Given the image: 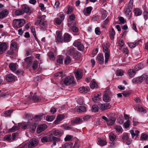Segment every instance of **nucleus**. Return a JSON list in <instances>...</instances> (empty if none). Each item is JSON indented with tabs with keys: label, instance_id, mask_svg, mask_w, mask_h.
<instances>
[{
	"label": "nucleus",
	"instance_id": "nucleus-35",
	"mask_svg": "<svg viewBox=\"0 0 148 148\" xmlns=\"http://www.w3.org/2000/svg\"><path fill=\"white\" fill-rule=\"evenodd\" d=\"M86 108L84 106H80L79 107L77 110V111L78 112H81L86 111Z\"/></svg>",
	"mask_w": 148,
	"mask_h": 148
},
{
	"label": "nucleus",
	"instance_id": "nucleus-15",
	"mask_svg": "<svg viewBox=\"0 0 148 148\" xmlns=\"http://www.w3.org/2000/svg\"><path fill=\"white\" fill-rule=\"evenodd\" d=\"M97 59L100 64H102L104 63V57L103 54H98L97 56Z\"/></svg>",
	"mask_w": 148,
	"mask_h": 148
},
{
	"label": "nucleus",
	"instance_id": "nucleus-31",
	"mask_svg": "<svg viewBox=\"0 0 148 148\" xmlns=\"http://www.w3.org/2000/svg\"><path fill=\"white\" fill-rule=\"evenodd\" d=\"M115 34V32L113 28H112L111 31L110 32L109 36L111 40H113L114 36Z\"/></svg>",
	"mask_w": 148,
	"mask_h": 148
},
{
	"label": "nucleus",
	"instance_id": "nucleus-43",
	"mask_svg": "<svg viewBox=\"0 0 148 148\" xmlns=\"http://www.w3.org/2000/svg\"><path fill=\"white\" fill-rule=\"evenodd\" d=\"M25 60L27 63L28 66H30L32 62L31 58L30 57H27Z\"/></svg>",
	"mask_w": 148,
	"mask_h": 148
},
{
	"label": "nucleus",
	"instance_id": "nucleus-8",
	"mask_svg": "<svg viewBox=\"0 0 148 148\" xmlns=\"http://www.w3.org/2000/svg\"><path fill=\"white\" fill-rule=\"evenodd\" d=\"M47 128V126L45 124L39 125L37 129V133L40 134L44 131Z\"/></svg>",
	"mask_w": 148,
	"mask_h": 148
},
{
	"label": "nucleus",
	"instance_id": "nucleus-14",
	"mask_svg": "<svg viewBox=\"0 0 148 148\" xmlns=\"http://www.w3.org/2000/svg\"><path fill=\"white\" fill-rule=\"evenodd\" d=\"M82 119L77 117L75 119L72 120L71 122V124L73 125L75 124L80 123L82 122Z\"/></svg>",
	"mask_w": 148,
	"mask_h": 148
},
{
	"label": "nucleus",
	"instance_id": "nucleus-53",
	"mask_svg": "<svg viewBox=\"0 0 148 148\" xmlns=\"http://www.w3.org/2000/svg\"><path fill=\"white\" fill-rule=\"evenodd\" d=\"M148 137V136L146 134H143L140 137V140H146L147 139Z\"/></svg>",
	"mask_w": 148,
	"mask_h": 148
},
{
	"label": "nucleus",
	"instance_id": "nucleus-49",
	"mask_svg": "<svg viewBox=\"0 0 148 148\" xmlns=\"http://www.w3.org/2000/svg\"><path fill=\"white\" fill-rule=\"evenodd\" d=\"M116 75L118 76H121L123 74V71L121 69L118 70L116 71Z\"/></svg>",
	"mask_w": 148,
	"mask_h": 148
},
{
	"label": "nucleus",
	"instance_id": "nucleus-58",
	"mask_svg": "<svg viewBox=\"0 0 148 148\" xmlns=\"http://www.w3.org/2000/svg\"><path fill=\"white\" fill-rule=\"evenodd\" d=\"M95 32L96 34L98 35H99L101 34V32L100 30V28L98 27L95 28Z\"/></svg>",
	"mask_w": 148,
	"mask_h": 148
},
{
	"label": "nucleus",
	"instance_id": "nucleus-17",
	"mask_svg": "<svg viewBox=\"0 0 148 148\" xmlns=\"http://www.w3.org/2000/svg\"><path fill=\"white\" fill-rule=\"evenodd\" d=\"M90 88L89 87H84L82 86L79 88V90L80 92L82 93H86L89 90Z\"/></svg>",
	"mask_w": 148,
	"mask_h": 148
},
{
	"label": "nucleus",
	"instance_id": "nucleus-46",
	"mask_svg": "<svg viewBox=\"0 0 148 148\" xmlns=\"http://www.w3.org/2000/svg\"><path fill=\"white\" fill-rule=\"evenodd\" d=\"M31 32L33 33L34 37L35 38L36 40H37V38L36 36V32L34 27V26H32L31 27Z\"/></svg>",
	"mask_w": 148,
	"mask_h": 148
},
{
	"label": "nucleus",
	"instance_id": "nucleus-24",
	"mask_svg": "<svg viewBox=\"0 0 148 148\" xmlns=\"http://www.w3.org/2000/svg\"><path fill=\"white\" fill-rule=\"evenodd\" d=\"M22 9L23 12V13H28L30 11V9L28 6L27 5H24L22 6Z\"/></svg>",
	"mask_w": 148,
	"mask_h": 148
},
{
	"label": "nucleus",
	"instance_id": "nucleus-10",
	"mask_svg": "<svg viewBox=\"0 0 148 148\" xmlns=\"http://www.w3.org/2000/svg\"><path fill=\"white\" fill-rule=\"evenodd\" d=\"M7 47V45L5 42L2 43L0 44V54L3 53L6 49Z\"/></svg>",
	"mask_w": 148,
	"mask_h": 148
},
{
	"label": "nucleus",
	"instance_id": "nucleus-36",
	"mask_svg": "<svg viewBox=\"0 0 148 148\" xmlns=\"http://www.w3.org/2000/svg\"><path fill=\"white\" fill-rule=\"evenodd\" d=\"M50 142L51 141H59L60 140V138H59L56 137L55 136H52L50 135Z\"/></svg>",
	"mask_w": 148,
	"mask_h": 148
},
{
	"label": "nucleus",
	"instance_id": "nucleus-16",
	"mask_svg": "<svg viewBox=\"0 0 148 148\" xmlns=\"http://www.w3.org/2000/svg\"><path fill=\"white\" fill-rule=\"evenodd\" d=\"M46 24V22L45 21L44 19L41 18L35 23L36 25H39L41 27H43Z\"/></svg>",
	"mask_w": 148,
	"mask_h": 148
},
{
	"label": "nucleus",
	"instance_id": "nucleus-64",
	"mask_svg": "<svg viewBox=\"0 0 148 148\" xmlns=\"http://www.w3.org/2000/svg\"><path fill=\"white\" fill-rule=\"evenodd\" d=\"M21 125L20 126H21V128L23 129H26L28 125L27 123H21Z\"/></svg>",
	"mask_w": 148,
	"mask_h": 148
},
{
	"label": "nucleus",
	"instance_id": "nucleus-38",
	"mask_svg": "<svg viewBox=\"0 0 148 148\" xmlns=\"http://www.w3.org/2000/svg\"><path fill=\"white\" fill-rule=\"evenodd\" d=\"M98 142L99 145L101 146H103L106 144V142L102 139L99 138L98 139Z\"/></svg>",
	"mask_w": 148,
	"mask_h": 148
},
{
	"label": "nucleus",
	"instance_id": "nucleus-30",
	"mask_svg": "<svg viewBox=\"0 0 148 148\" xmlns=\"http://www.w3.org/2000/svg\"><path fill=\"white\" fill-rule=\"evenodd\" d=\"M134 10V14L136 16H140L142 13V11L138 8H135Z\"/></svg>",
	"mask_w": 148,
	"mask_h": 148
},
{
	"label": "nucleus",
	"instance_id": "nucleus-37",
	"mask_svg": "<svg viewBox=\"0 0 148 148\" xmlns=\"http://www.w3.org/2000/svg\"><path fill=\"white\" fill-rule=\"evenodd\" d=\"M128 139L129 137L127 133H124L123 134L121 138V140L123 141H126Z\"/></svg>",
	"mask_w": 148,
	"mask_h": 148
},
{
	"label": "nucleus",
	"instance_id": "nucleus-9",
	"mask_svg": "<svg viewBox=\"0 0 148 148\" xmlns=\"http://www.w3.org/2000/svg\"><path fill=\"white\" fill-rule=\"evenodd\" d=\"M15 78V77L12 74H7L5 78L6 80L9 82L14 81Z\"/></svg>",
	"mask_w": 148,
	"mask_h": 148
},
{
	"label": "nucleus",
	"instance_id": "nucleus-47",
	"mask_svg": "<svg viewBox=\"0 0 148 148\" xmlns=\"http://www.w3.org/2000/svg\"><path fill=\"white\" fill-rule=\"evenodd\" d=\"M143 65L141 63H139L137 65H136L135 68V70L136 71H138L139 70L141 69L142 68Z\"/></svg>",
	"mask_w": 148,
	"mask_h": 148
},
{
	"label": "nucleus",
	"instance_id": "nucleus-27",
	"mask_svg": "<svg viewBox=\"0 0 148 148\" xmlns=\"http://www.w3.org/2000/svg\"><path fill=\"white\" fill-rule=\"evenodd\" d=\"M131 10L132 9L128 7L125 10V14L130 18L132 14Z\"/></svg>",
	"mask_w": 148,
	"mask_h": 148
},
{
	"label": "nucleus",
	"instance_id": "nucleus-3",
	"mask_svg": "<svg viewBox=\"0 0 148 148\" xmlns=\"http://www.w3.org/2000/svg\"><path fill=\"white\" fill-rule=\"evenodd\" d=\"M110 92V90L108 89L106 90L104 94L103 97V99L105 102H109L111 99L109 96Z\"/></svg>",
	"mask_w": 148,
	"mask_h": 148
},
{
	"label": "nucleus",
	"instance_id": "nucleus-63",
	"mask_svg": "<svg viewBox=\"0 0 148 148\" xmlns=\"http://www.w3.org/2000/svg\"><path fill=\"white\" fill-rule=\"evenodd\" d=\"M106 11H103L102 14L101 18L103 20L105 19L107 17V13Z\"/></svg>",
	"mask_w": 148,
	"mask_h": 148
},
{
	"label": "nucleus",
	"instance_id": "nucleus-42",
	"mask_svg": "<svg viewBox=\"0 0 148 148\" xmlns=\"http://www.w3.org/2000/svg\"><path fill=\"white\" fill-rule=\"evenodd\" d=\"M72 145V143H66L64 145H62L63 148H71V147Z\"/></svg>",
	"mask_w": 148,
	"mask_h": 148
},
{
	"label": "nucleus",
	"instance_id": "nucleus-41",
	"mask_svg": "<svg viewBox=\"0 0 148 148\" xmlns=\"http://www.w3.org/2000/svg\"><path fill=\"white\" fill-rule=\"evenodd\" d=\"M147 75L145 74H144L142 75L140 77H139V82L141 83L142 82L145 78L147 77Z\"/></svg>",
	"mask_w": 148,
	"mask_h": 148
},
{
	"label": "nucleus",
	"instance_id": "nucleus-33",
	"mask_svg": "<svg viewBox=\"0 0 148 148\" xmlns=\"http://www.w3.org/2000/svg\"><path fill=\"white\" fill-rule=\"evenodd\" d=\"M70 38V36L67 33H65L64 35V40L65 42H69Z\"/></svg>",
	"mask_w": 148,
	"mask_h": 148
},
{
	"label": "nucleus",
	"instance_id": "nucleus-7",
	"mask_svg": "<svg viewBox=\"0 0 148 148\" xmlns=\"http://www.w3.org/2000/svg\"><path fill=\"white\" fill-rule=\"evenodd\" d=\"M76 78L77 79H79L83 77V72L80 69H78L76 71L74 72Z\"/></svg>",
	"mask_w": 148,
	"mask_h": 148
},
{
	"label": "nucleus",
	"instance_id": "nucleus-57",
	"mask_svg": "<svg viewBox=\"0 0 148 148\" xmlns=\"http://www.w3.org/2000/svg\"><path fill=\"white\" fill-rule=\"evenodd\" d=\"M12 136L11 135H6L4 137V139L8 141L10 140L12 138Z\"/></svg>",
	"mask_w": 148,
	"mask_h": 148
},
{
	"label": "nucleus",
	"instance_id": "nucleus-4",
	"mask_svg": "<svg viewBox=\"0 0 148 148\" xmlns=\"http://www.w3.org/2000/svg\"><path fill=\"white\" fill-rule=\"evenodd\" d=\"M38 143V141L37 139L34 138L31 139L28 145V148H32L36 146Z\"/></svg>",
	"mask_w": 148,
	"mask_h": 148
},
{
	"label": "nucleus",
	"instance_id": "nucleus-56",
	"mask_svg": "<svg viewBox=\"0 0 148 148\" xmlns=\"http://www.w3.org/2000/svg\"><path fill=\"white\" fill-rule=\"evenodd\" d=\"M12 110H9L5 112L4 114H5L7 116H10L11 115V113H12Z\"/></svg>",
	"mask_w": 148,
	"mask_h": 148
},
{
	"label": "nucleus",
	"instance_id": "nucleus-20",
	"mask_svg": "<svg viewBox=\"0 0 148 148\" xmlns=\"http://www.w3.org/2000/svg\"><path fill=\"white\" fill-rule=\"evenodd\" d=\"M72 56H73V58L74 59L76 60H78L80 58L81 54L80 52L76 51Z\"/></svg>",
	"mask_w": 148,
	"mask_h": 148
},
{
	"label": "nucleus",
	"instance_id": "nucleus-29",
	"mask_svg": "<svg viewBox=\"0 0 148 148\" xmlns=\"http://www.w3.org/2000/svg\"><path fill=\"white\" fill-rule=\"evenodd\" d=\"M136 71L134 70V69H131L128 71V74L130 77L132 78L134 76Z\"/></svg>",
	"mask_w": 148,
	"mask_h": 148
},
{
	"label": "nucleus",
	"instance_id": "nucleus-19",
	"mask_svg": "<svg viewBox=\"0 0 148 148\" xmlns=\"http://www.w3.org/2000/svg\"><path fill=\"white\" fill-rule=\"evenodd\" d=\"M116 119L115 117H112L107 121V124L108 125H112L115 122Z\"/></svg>",
	"mask_w": 148,
	"mask_h": 148
},
{
	"label": "nucleus",
	"instance_id": "nucleus-34",
	"mask_svg": "<svg viewBox=\"0 0 148 148\" xmlns=\"http://www.w3.org/2000/svg\"><path fill=\"white\" fill-rule=\"evenodd\" d=\"M98 85L97 83L95 82H91L90 84V87L92 89L97 88Z\"/></svg>",
	"mask_w": 148,
	"mask_h": 148
},
{
	"label": "nucleus",
	"instance_id": "nucleus-61",
	"mask_svg": "<svg viewBox=\"0 0 148 148\" xmlns=\"http://www.w3.org/2000/svg\"><path fill=\"white\" fill-rule=\"evenodd\" d=\"M68 9V11L66 12V13L68 14L71 13L73 11V9L71 6H69Z\"/></svg>",
	"mask_w": 148,
	"mask_h": 148
},
{
	"label": "nucleus",
	"instance_id": "nucleus-21",
	"mask_svg": "<svg viewBox=\"0 0 148 148\" xmlns=\"http://www.w3.org/2000/svg\"><path fill=\"white\" fill-rule=\"evenodd\" d=\"M16 64L11 63L9 64V67L10 69L13 72H14L15 71L16 69Z\"/></svg>",
	"mask_w": 148,
	"mask_h": 148
},
{
	"label": "nucleus",
	"instance_id": "nucleus-39",
	"mask_svg": "<svg viewBox=\"0 0 148 148\" xmlns=\"http://www.w3.org/2000/svg\"><path fill=\"white\" fill-rule=\"evenodd\" d=\"M140 41V40H139L138 42H136L135 43H134V42L133 43H129L128 42L127 43L128 46L129 47L131 48H134L135 47L136 45H137L138 44V42Z\"/></svg>",
	"mask_w": 148,
	"mask_h": 148
},
{
	"label": "nucleus",
	"instance_id": "nucleus-13",
	"mask_svg": "<svg viewBox=\"0 0 148 148\" xmlns=\"http://www.w3.org/2000/svg\"><path fill=\"white\" fill-rule=\"evenodd\" d=\"M8 11L7 9L3 10L0 12V18L3 19L8 14Z\"/></svg>",
	"mask_w": 148,
	"mask_h": 148
},
{
	"label": "nucleus",
	"instance_id": "nucleus-26",
	"mask_svg": "<svg viewBox=\"0 0 148 148\" xmlns=\"http://www.w3.org/2000/svg\"><path fill=\"white\" fill-rule=\"evenodd\" d=\"M41 141L43 143L50 142V135L49 136H46L42 138Z\"/></svg>",
	"mask_w": 148,
	"mask_h": 148
},
{
	"label": "nucleus",
	"instance_id": "nucleus-2",
	"mask_svg": "<svg viewBox=\"0 0 148 148\" xmlns=\"http://www.w3.org/2000/svg\"><path fill=\"white\" fill-rule=\"evenodd\" d=\"M103 51L105 53V64L107 63L110 57V50L105 45H103Z\"/></svg>",
	"mask_w": 148,
	"mask_h": 148
},
{
	"label": "nucleus",
	"instance_id": "nucleus-12",
	"mask_svg": "<svg viewBox=\"0 0 148 148\" xmlns=\"http://www.w3.org/2000/svg\"><path fill=\"white\" fill-rule=\"evenodd\" d=\"M62 130H57L52 132L50 134L51 136L53 135L59 137L61 136L62 134Z\"/></svg>",
	"mask_w": 148,
	"mask_h": 148
},
{
	"label": "nucleus",
	"instance_id": "nucleus-45",
	"mask_svg": "<svg viewBox=\"0 0 148 148\" xmlns=\"http://www.w3.org/2000/svg\"><path fill=\"white\" fill-rule=\"evenodd\" d=\"M130 125V121L129 120H127L123 124V126L125 129L128 128Z\"/></svg>",
	"mask_w": 148,
	"mask_h": 148
},
{
	"label": "nucleus",
	"instance_id": "nucleus-62",
	"mask_svg": "<svg viewBox=\"0 0 148 148\" xmlns=\"http://www.w3.org/2000/svg\"><path fill=\"white\" fill-rule=\"evenodd\" d=\"M119 19L120 22L122 24H124L126 23V20H125L124 18L122 17H120L119 18Z\"/></svg>",
	"mask_w": 148,
	"mask_h": 148
},
{
	"label": "nucleus",
	"instance_id": "nucleus-22",
	"mask_svg": "<svg viewBox=\"0 0 148 148\" xmlns=\"http://www.w3.org/2000/svg\"><path fill=\"white\" fill-rule=\"evenodd\" d=\"M62 35V34L59 31L58 32L57 40L58 42H62L63 40Z\"/></svg>",
	"mask_w": 148,
	"mask_h": 148
},
{
	"label": "nucleus",
	"instance_id": "nucleus-25",
	"mask_svg": "<svg viewBox=\"0 0 148 148\" xmlns=\"http://www.w3.org/2000/svg\"><path fill=\"white\" fill-rule=\"evenodd\" d=\"M76 51L74 47H72L68 50L67 52L68 55L72 56Z\"/></svg>",
	"mask_w": 148,
	"mask_h": 148
},
{
	"label": "nucleus",
	"instance_id": "nucleus-54",
	"mask_svg": "<svg viewBox=\"0 0 148 148\" xmlns=\"http://www.w3.org/2000/svg\"><path fill=\"white\" fill-rule=\"evenodd\" d=\"M48 56L49 58L51 60L54 59V56L53 53L52 52H50L48 54Z\"/></svg>",
	"mask_w": 148,
	"mask_h": 148
},
{
	"label": "nucleus",
	"instance_id": "nucleus-60",
	"mask_svg": "<svg viewBox=\"0 0 148 148\" xmlns=\"http://www.w3.org/2000/svg\"><path fill=\"white\" fill-rule=\"evenodd\" d=\"M98 108L96 105H94L92 106V112H97L98 111Z\"/></svg>",
	"mask_w": 148,
	"mask_h": 148
},
{
	"label": "nucleus",
	"instance_id": "nucleus-23",
	"mask_svg": "<svg viewBox=\"0 0 148 148\" xmlns=\"http://www.w3.org/2000/svg\"><path fill=\"white\" fill-rule=\"evenodd\" d=\"M36 93H35L32 97H29V100H32L34 101L38 102L40 101L41 99L39 97H37L36 96Z\"/></svg>",
	"mask_w": 148,
	"mask_h": 148
},
{
	"label": "nucleus",
	"instance_id": "nucleus-5",
	"mask_svg": "<svg viewBox=\"0 0 148 148\" xmlns=\"http://www.w3.org/2000/svg\"><path fill=\"white\" fill-rule=\"evenodd\" d=\"M74 80V77L70 76L66 78L64 81V83L65 85H69L73 83Z\"/></svg>",
	"mask_w": 148,
	"mask_h": 148
},
{
	"label": "nucleus",
	"instance_id": "nucleus-28",
	"mask_svg": "<svg viewBox=\"0 0 148 148\" xmlns=\"http://www.w3.org/2000/svg\"><path fill=\"white\" fill-rule=\"evenodd\" d=\"M64 116L63 114H60L58 116L56 120L55 121L54 123L56 124L64 118Z\"/></svg>",
	"mask_w": 148,
	"mask_h": 148
},
{
	"label": "nucleus",
	"instance_id": "nucleus-50",
	"mask_svg": "<svg viewBox=\"0 0 148 148\" xmlns=\"http://www.w3.org/2000/svg\"><path fill=\"white\" fill-rule=\"evenodd\" d=\"M15 14L17 16L22 15L24 14L23 10H16L15 12Z\"/></svg>",
	"mask_w": 148,
	"mask_h": 148
},
{
	"label": "nucleus",
	"instance_id": "nucleus-18",
	"mask_svg": "<svg viewBox=\"0 0 148 148\" xmlns=\"http://www.w3.org/2000/svg\"><path fill=\"white\" fill-rule=\"evenodd\" d=\"M21 123H19L18 124V125L16 126H13L12 128L10 129L8 131L10 132H13L19 129L20 128V126H21Z\"/></svg>",
	"mask_w": 148,
	"mask_h": 148
},
{
	"label": "nucleus",
	"instance_id": "nucleus-59",
	"mask_svg": "<svg viewBox=\"0 0 148 148\" xmlns=\"http://www.w3.org/2000/svg\"><path fill=\"white\" fill-rule=\"evenodd\" d=\"M73 136H72L69 135H67L66 137L64 138V140L65 141H68L71 140Z\"/></svg>",
	"mask_w": 148,
	"mask_h": 148
},
{
	"label": "nucleus",
	"instance_id": "nucleus-32",
	"mask_svg": "<svg viewBox=\"0 0 148 148\" xmlns=\"http://www.w3.org/2000/svg\"><path fill=\"white\" fill-rule=\"evenodd\" d=\"M92 8L91 6H89L86 8L84 10V13L86 14H90V13L92 10Z\"/></svg>",
	"mask_w": 148,
	"mask_h": 148
},
{
	"label": "nucleus",
	"instance_id": "nucleus-51",
	"mask_svg": "<svg viewBox=\"0 0 148 148\" xmlns=\"http://www.w3.org/2000/svg\"><path fill=\"white\" fill-rule=\"evenodd\" d=\"M38 63V62L36 60H35L32 66V67L34 70H36L37 68Z\"/></svg>",
	"mask_w": 148,
	"mask_h": 148
},
{
	"label": "nucleus",
	"instance_id": "nucleus-1",
	"mask_svg": "<svg viewBox=\"0 0 148 148\" xmlns=\"http://www.w3.org/2000/svg\"><path fill=\"white\" fill-rule=\"evenodd\" d=\"M25 23V21L24 19H15L13 22V25L14 27L17 28L21 27Z\"/></svg>",
	"mask_w": 148,
	"mask_h": 148
},
{
	"label": "nucleus",
	"instance_id": "nucleus-40",
	"mask_svg": "<svg viewBox=\"0 0 148 148\" xmlns=\"http://www.w3.org/2000/svg\"><path fill=\"white\" fill-rule=\"evenodd\" d=\"M109 137L111 141H113L116 139V136L113 133H110L109 134Z\"/></svg>",
	"mask_w": 148,
	"mask_h": 148
},
{
	"label": "nucleus",
	"instance_id": "nucleus-6",
	"mask_svg": "<svg viewBox=\"0 0 148 148\" xmlns=\"http://www.w3.org/2000/svg\"><path fill=\"white\" fill-rule=\"evenodd\" d=\"M73 45L75 47H77L79 51H83L84 50V47L83 45L80 42H75Z\"/></svg>",
	"mask_w": 148,
	"mask_h": 148
},
{
	"label": "nucleus",
	"instance_id": "nucleus-44",
	"mask_svg": "<svg viewBox=\"0 0 148 148\" xmlns=\"http://www.w3.org/2000/svg\"><path fill=\"white\" fill-rule=\"evenodd\" d=\"M71 58L69 56H67L64 61V63L66 64H68L71 62Z\"/></svg>",
	"mask_w": 148,
	"mask_h": 148
},
{
	"label": "nucleus",
	"instance_id": "nucleus-48",
	"mask_svg": "<svg viewBox=\"0 0 148 148\" xmlns=\"http://www.w3.org/2000/svg\"><path fill=\"white\" fill-rule=\"evenodd\" d=\"M55 118V116H47L46 118V120L48 121H51Z\"/></svg>",
	"mask_w": 148,
	"mask_h": 148
},
{
	"label": "nucleus",
	"instance_id": "nucleus-52",
	"mask_svg": "<svg viewBox=\"0 0 148 148\" xmlns=\"http://www.w3.org/2000/svg\"><path fill=\"white\" fill-rule=\"evenodd\" d=\"M114 128L118 132H122L123 129L120 126L116 125L114 126Z\"/></svg>",
	"mask_w": 148,
	"mask_h": 148
},
{
	"label": "nucleus",
	"instance_id": "nucleus-11",
	"mask_svg": "<svg viewBox=\"0 0 148 148\" xmlns=\"http://www.w3.org/2000/svg\"><path fill=\"white\" fill-rule=\"evenodd\" d=\"M99 106L100 109L102 110H104L106 109H109L111 107V106L109 103H107L99 104Z\"/></svg>",
	"mask_w": 148,
	"mask_h": 148
},
{
	"label": "nucleus",
	"instance_id": "nucleus-55",
	"mask_svg": "<svg viewBox=\"0 0 148 148\" xmlns=\"http://www.w3.org/2000/svg\"><path fill=\"white\" fill-rule=\"evenodd\" d=\"M144 17L145 20L147 19L148 18V12L145 11L143 13Z\"/></svg>",
	"mask_w": 148,
	"mask_h": 148
}]
</instances>
